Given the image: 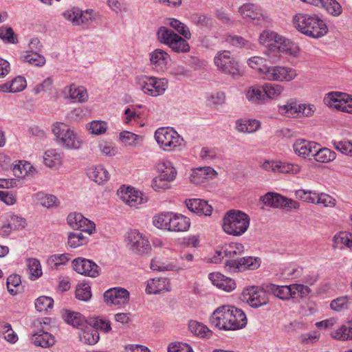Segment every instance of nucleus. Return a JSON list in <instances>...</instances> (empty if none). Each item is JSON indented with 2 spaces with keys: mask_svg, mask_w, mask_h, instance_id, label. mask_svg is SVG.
<instances>
[{
  "mask_svg": "<svg viewBox=\"0 0 352 352\" xmlns=\"http://www.w3.org/2000/svg\"><path fill=\"white\" fill-rule=\"evenodd\" d=\"M294 27L301 33L312 38H320L328 32L324 21L316 14L300 13L294 16Z\"/></svg>",
  "mask_w": 352,
  "mask_h": 352,
  "instance_id": "obj_1",
  "label": "nucleus"
},
{
  "mask_svg": "<svg viewBox=\"0 0 352 352\" xmlns=\"http://www.w3.org/2000/svg\"><path fill=\"white\" fill-rule=\"evenodd\" d=\"M250 222V219L247 214L240 210H231L223 218L222 228L226 234L239 236L247 231Z\"/></svg>",
  "mask_w": 352,
  "mask_h": 352,
  "instance_id": "obj_2",
  "label": "nucleus"
},
{
  "mask_svg": "<svg viewBox=\"0 0 352 352\" xmlns=\"http://www.w3.org/2000/svg\"><path fill=\"white\" fill-rule=\"evenodd\" d=\"M155 139L165 151H181L184 147V139L173 128H160L155 132Z\"/></svg>",
  "mask_w": 352,
  "mask_h": 352,
  "instance_id": "obj_3",
  "label": "nucleus"
},
{
  "mask_svg": "<svg viewBox=\"0 0 352 352\" xmlns=\"http://www.w3.org/2000/svg\"><path fill=\"white\" fill-rule=\"evenodd\" d=\"M52 132L56 142L67 149H79L82 140L72 130L69 126L62 122H57L52 126Z\"/></svg>",
  "mask_w": 352,
  "mask_h": 352,
  "instance_id": "obj_4",
  "label": "nucleus"
},
{
  "mask_svg": "<svg viewBox=\"0 0 352 352\" xmlns=\"http://www.w3.org/2000/svg\"><path fill=\"white\" fill-rule=\"evenodd\" d=\"M266 289L268 292L283 300L290 298H302L307 296L310 292L309 287L302 284H292L290 285L270 284L267 285Z\"/></svg>",
  "mask_w": 352,
  "mask_h": 352,
  "instance_id": "obj_5",
  "label": "nucleus"
},
{
  "mask_svg": "<svg viewBox=\"0 0 352 352\" xmlns=\"http://www.w3.org/2000/svg\"><path fill=\"white\" fill-rule=\"evenodd\" d=\"M157 37L160 42L168 45L176 53H186L190 51V45L186 38L180 36L172 30L162 26L157 30Z\"/></svg>",
  "mask_w": 352,
  "mask_h": 352,
  "instance_id": "obj_6",
  "label": "nucleus"
},
{
  "mask_svg": "<svg viewBox=\"0 0 352 352\" xmlns=\"http://www.w3.org/2000/svg\"><path fill=\"white\" fill-rule=\"evenodd\" d=\"M141 89L151 96L162 95L168 87V80L164 78L142 76L138 82Z\"/></svg>",
  "mask_w": 352,
  "mask_h": 352,
  "instance_id": "obj_7",
  "label": "nucleus"
},
{
  "mask_svg": "<svg viewBox=\"0 0 352 352\" xmlns=\"http://www.w3.org/2000/svg\"><path fill=\"white\" fill-rule=\"evenodd\" d=\"M240 299L253 308L262 307L268 302L266 292L256 286L244 289L240 296Z\"/></svg>",
  "mask_w": 352,
  "mask_h": 352,
  "instance_id": "obj_8",
  "label": "nucleus"
},
{
  "mask_svg": "<svg viewBox=\"0 0 352 352\" xmlns=\"http://www.w3.org/2000/svg\"><path fill=\"white\" fill-rule=\"evenodd\" d=\"M263 78L267 80L291 81L297 76L294 69L282 66L263 67Z\"/></svg>",
  "mask_w": 352,
  "mask_h": 352,
  "instance_id": "obj_9",
  "label": "nucleus"
},
{
  "mask_svg": "<svg viewBox=\"0 0 352 352\" xmlns=\"http://www.w3.org/2000/svg\"><path fill=\"white\" fill-rule=\"evenodd\" d=\"M324 103L343 112L352 113V98L342 92H330L324 98Z\"/></svg>",
  "mask_w": 352,
  "mask_h": 352,
  "instance_id": "obj_10",
  "label": "nucleus"
},
{
  "mask_svg": "<svg viewBox=\"0 0 352 352\" xmlns=\"http://www.w3.org/2000/svg\"><path fill=\"white\" fill-rule=\"evenodd\" d=\"M214 63L225 74L234 76L239 73L238 63L231 56L230 51L219 52L214 58Z\"/></svg>",
  "mask_w": 352,
  "mask_h": 352,
  "instance_id": "obj_11",
  "label": "nucleus"
},
{
  "mask_svg": "<svg viewBox=\"0 0 352 352\" xmlns=\"http://www.w3.org/2000/svg\"><path fill=\"white\" fill-rule=\"evenodd\" d=\"M129 248L139 255L149 252L151 249L148 240L136 230H130L127 235Z\"/></svg>",
  "mask_w": 352,
  "mask_h": 352,
  "instance_id": "obj_12",
  "label": "nucleus"
},
{
  "mask_svg": "<svg viewBox=\"0 0 352 352\" xmlns=\"http://www.w3.org/2000/svg\"><path fill=\"white\" fill-rule=\"evenodd\" d=\"M129 292L120 287H111L103 294V300L108 305L122 306L129 301Z\"/></svg>",
  "mask_w": 352,
  "mask_h": 352,
  "instance_id": "obj_13",
  "label": "nucleus"
},
{
  "mask_svg": "<svg viewBox=\"0 0 352 352\" xmlns=\"http://www.w3.org/2000/svg\"><path fill=\"white\" fill-rule=\"evenodd\" d=\"M72 267L78 274L90 277L100 274V267L89 259L78 257L72 261Z\"/></svg>",
  "mask_w": 352,
  "mask_h": 352,
  "instance_id": "obj_14",
  "label": "nucleus"
},
{
  "mask_svg": "<svg viewBox=\"0 0 352 352\" xmlns=\"http://www.w3.org/2000/svg\"><path fill=\"white\" fill-rule=\"evenodd\" d=\"M118 194L120 199L130 206H136L146 202L148 200L147 197L142 192L131 186L120 188Z\"/></svg>",
  "mask_w": 352,
  "mask_h": 352,
  "instance_id": "obj_15",
  "label": "nucleus"
},
{
  "mask_svg": "<svg viewBox=\"0 0 352 352\" xmlns=\"http://www.w3.org/2000/svg\"><path fill=\"white\" fill-rule=\"evenodd\" d=\"M230 310V305H223L218 307L210 318V323L219 329L228 331L227 327L229 326L230 318H231Z\"/></svg>",
  "mask_w": 352,
  "mask_h": 352,
  "instance_id": "obj_16",
  "label": "nucleus"
},
{
  "mask_svg": "<svg viewBox=\"0 0 352 352\" xmlns=\"http://www.w3.org/2000/svg\"><path fill=\"white\" fill-rule=\"evenodd\" d=\"M262 168L267 171H272L274 173L296 174L300 171V168L298 165L280 161L267 160L262 164Z\"/></svg>",
  "mask_w": 352,
  "mask_h": 352,
  "instance_id": "obj_17",
  "label": "nucleus"
},
{
  "mask_svg": "<svg viewBox=\"0 0 352 352\" xmlns=\"http://www.w3.org/2000/svg\"><path fill=\"white\" fill-rule=\"evenodd\" d=\"M230 316L228 331L241 329L246 326L247 317L243 310L230 305Z\"/></svg>",
  "mask_w": 352,
  "mask_h": 352,
  "instance_id": "obj_18",
  "label": "nucleus"
},
{
  "mask_svg": "<svg viewBox=\"0 0 352 352\" xmlns=\"http://www.w3.org/2000/svg\"><path fill=\"white\" fill-rule=\"evenodd\" d=\"M188 209L197 214L210 216L212 214V207L204 199H190L186 201Z\"/></svg>",
  "mask_w": 352,
  "mask_h": 352,
  "instance_id": "obj_19",
  "label": "nucleus"
},
{
  "mask_svg": "<svg viewBox=\"0 0 352 352\" xmlns=\"http://www.w3.org/2000/svg\"><path fill=\"white\" fill-rule=\"evenodd\" d=\"M318 144L315 142H309L305 140H297L293 144V148L296 155L306 157L312 156L316 151Z\"/></svg>",
  "mask_w": 352,
  "mask_h": 352,
  "instance_id": "obj_20",
  "label": "nucleus"
},
{
  "mask_svg": "<svg viewBox=\"0 0 352 352\" xmlns=\"http://www.w3.org/2000/svg\"><path fill=\"white\" fill-rule=\"evenodd\" d=\"M208 277L214 285L226 292H230L236 287V284L233 279L221 273H210Z\"/></svg>",
  "mask_w": 352,
  "mask_h": 352,
  "instance_id": "obj_21",
  "label": "nucleus"
},
{
  "mask_svg": "<svg viewBox=\"0 0 352 352\" xmlns=\"http://www.w3.org/2000/svg\"><path fill=\"white\" fill-rule=\"evenodd\" d=\"M169 231L184 232L188 230L190 226V219L182 214L171 212V217L169 218Z\"/></svg>",
  "mask_w": 352,
  "mask_h": 352,
  "instance_id": "obj_22",
  "label": "nucleus"
},
{
  "mask_svg": "<svg viewBox=\"0 0 352 352\" xmlns=\"http://www.w3.org/2000/svg\"><path fill=\"white\" fill-rule=\"evenodd\" d=\"M170 283L167 278H155L148 280L146 292L148 294H157L169 290Z\"/></svg>",
  "mask_w": 352,
  "mask_h": 352,
  "instance_id": "obj_23",
  "label": "nucleus"
},
{
  "mask_svg": "<svg viewBox=\"0 0 352 352\" xmlns=\"http://www.w3.org/2000/svg\"><path fill=\"white\" fill-rule=\"evenodd\" d=\"M31 342L36 346L47 348L54 345L55 340L52 334L43 330H39L32 335Z\"/></svg>",
  "mask_w": 352,
  "mask_h": 352,
  "instance_id": "obj_24",
  "label": "nucleus"
},
{
  "mask_svg": "<svg viewBox=\"0 0 352 352\" xmlns=\"http://www.w3.org/2000/svg\"><path fill=\"white\" fill-rule=\"evenodd\" d=\"M216 175L217 172L210 166L199 167L192 170L190 180L192 183L199 184L212 179Z\"/></svg>",
  "mask_w": 352,
  "mask_h": 352,
  "instance_id": "obj_25",
  "label": "nucleus"
},
{
  "mask_svg": "<svg viewBox=\"0 0 352 352\" xmlns=\"http://www.w3.org/2000/svg\"><path fill=\"white\" fill-rule=\"evenodd\" d=\"M280 40V35L270 30L263 31L259 36V43L273 52L276 51V46Z\"/></svg>",
  "mask_w": 352,
  "mask_h": 352,
  "instance_id": "obj_26",
  "label": "nucleus"
},
{
  "mask_svg": "<svg viewBox=\"0 0 352 352\" xmlns=\"http://www.w3.org/2000/svg\"><path fill=\"white\" fill-rule=\"evenodd\" d=\"M89 179L96 183L100 184L107 181L109 178L108 171L102 166H92L87 170Z\"/></svg>",
  "mask_w": 352,
  "mask_h": 352,
  "instance_id": "obj_27",
  "label": "nucleus"
},
{
  "mask_svg": "<svg viewBox=\"0 0 352 352\" xmlns=\"http://www.w3.org/2000/svg\"><path fill=\"white\" fill-rule=\"evenodd\" d=\"M239 12L244 19L255 20L262 16L261 9L258 6L253 3H245L241 6Z\"/></svg>",
  "mask_w": 352,
  "mask_h": 352,
  "instance_id": "obj_28",
  "label": "nucleus"
},
{
  "mask_svg": "<svg viewBox=\"0 0 352 352\" xmlns=\"http://www.w3.org/2000/svg\"><path fill=\"white\" fill-rule=\"evenodd\" d=\"M245 96L246 98L252 103L263 104L265 102L263 85L250 87L246 91Z\"/></svg>",
  "mask_w": 352,
  "mask_h": 352,
  "instance_id": "obj_29",
  "label": "nucleus"
},
{
  "mask_svg": "<svg viewBox=\"0 0 352 352\" xmlns=\"http://www.w3.org/2000/svg\"><path fill=\"white\" fill-rule=\"evenodd\" d=\"M160 174L159 177L164 181L169 184L173 182L177 175L176 169L173 167V164L170 161H165L162 162L159 167Z\"/></svg>",
  "mask_w": 352,
  "mask_h": 352,
  "instance_id": "obj_30",
  "label": "nucleus"
},
{
  "mask_svg": "<svg viewBox=\"0 0 352 352\" xmlns=\"http://www.w3.org/2000/svg\"><path fill=\"white\" fill-rule=\"evenodd\" d=\"M62 315L64 320L74 327L80 328L86 321L85 318L79 312L66 309Z\"/></svg>",
  "mask_w": 352,
  "mask_h": 352,
  "instance_id": "obj_31",
  "label": "nucleus"
},
{
  "mask_svg": "<svg viewBox=\"0 0 352 352\" xmlns=\"http://www.w3.org/2000/svg\"><path fill=\"white\" fill-rule=\"evenodd\" d=\"M313 157L315 160L322 163H328L334 160L336 157V153L327 148H321L318 144L316 151L314 153Z\"/></svg>",
  "mask_w": 352,
  "mask_h": 352,
  "instance_id": "obj_32",
  "label": "nucleus"
},
{
  "mask_svg": "<svg viewBox=\"0 0 352 352\" xmlns=\"http://www.w3.org/2000/svg\"><path fill=\"white\" fill-rule=\"evenodd\" d=\"M8 292L12 296L23 292V286L21 284V276L18 274H12L7 278Z\"/></svg>",
  "mask_w": 352,
  "mask_h": 352,
  "instance_id": "obj_33",
  "label": "nucleus"
},
{
  "mask_svg": "<svg viewBox=\"0 0 352 352\" xmlns=\"http://www.w3.org/2000/svg\"><path fill=\"white\" fill-rule=\"evenodd\" d=\"M318 6L333 16H340L342 12V6L336 0H319Z\"/></svg>",
  "mask_w": 352,
  "mask_h": 352,
  "instance_id": "obj_34",
  "label": "nucleus"
},
{
  "mask_svg": "<svg viewBox=\"0 0 352 352\" xmlns=\"http://www.w3.org/2000/svg\"><path fill=\"white\" fill-rule=\"evenodd\" d=\"M189 330L200 338H210L212 332L206 325L195 320H190L188 324Z\"/></svg>",
  "mask_w": 352,
  "mask_h": 352,
  "instance_id": "obj_35",
  "label": "nucleus"
},
{
  "mask_svg": "<svg viewBox=\"0 0 352 352\" xmlns=\"http://www.w3.org/2000/svg\"><path fill=\"white\" fill-rule=\"evenodd\" d=\"M263 201L266 206L273 208H283L285 197L276 192H267L263 197Z\"/></svg>",
  "mask_w": 352,
  "mask_h": 352,
  "instance_id": "obj_36",
  "label": "nucleus"
},
{
  "mask_svg": "<svg viewBox=\"0 0 352 352\" xmlns=\"http://www.w3.org/2000/svg\"><path fill=\"white\" fill-rule=\"evenodd\" d=\"M276 51L295 56L298 52V48L294 43L281 36V40L278 41L276 46Z\"/></svg>",
  "mask_w": 352,
  "mask_h": 352,
  "instance_id": "obj_37",
  "label": "nucleus"
},
{
  "mask_svg": "<svg viewBox=\"0 0 352 352\" xmlns=\"http://www.w3.org/2000/svg\"><path fill=\"white\" fill-rule=\"evenodd\" d=\"M166 24L173 28L184 37V38L190 39L191 38V33L189 28L180 21L174 18H169L166 19Z\"/></svg>",
  "mask_w": 352,
  "mask_h": 352,
  "instance_id": "obj_38",
  "label": "nucleus"
},
{
  "mask_svg": "<svg viewBox=\"0 0 352 352\" xmlns=\"http://www.w3.org/2000/svg\"><path fill=\"white\" fill-rule=\"evenodd\" d=\"M352 298L348 296L338 297L331 302V309L336 311H343L351 308Z\"/></svg>",
  "mask_w": 352,
  "mask_h": 352,
  "instance_id": "obj_39",
  "label": "nucleus"
},
{
  "mask_svg": "<svg viewBox=\"0 0 352 352\" xmlns=\"http://www.w3.org/2000/svg\"><path fill=\"white\" fill-rule=\"evenodd\" d=\"M100 339L98 331L91 325L87 327L80 336V340L85 344L93 345L96 344Z\"/></svg>",
  "mask_w": 352,
  "mask_h": 352,
  "instance_id": "obj_40",
  "label": "nucleus"
},
{
  "mask_svg": "<svg viewBox=\"0 0 352 352\" xmlns=\"http://www.w3.org/2000/svg\"><path fill=\"white\" fill-rule=\"evenodd\" d=\"M331 336L340 340H347L352 339V326L349 323L342 325L337 330L331 333Z\"/></svg>",
  "mask_w": 352,
  "mask_h": 352,
  "instance_id": "obj_41",
  "label": "nucleus"
},
{
  "mask_svg": "<svg viewBox=\"0 0 352 352\" xmlns=\"http://www.w3.org/2000/svg\"><path fill=\"white\" fill-rule=\"evenodd\" d=\"M235 251L236 250H234V248H232L230 245L222 247L221 249L216 250L215 254L212 258V261L216 263H219L224 257H228L230 259H232L234 256H236Z\"/></svg>",
  "mask_w": 352,
  "mask_h": 352,
  "instance_id": "obj_42",
  "label": "nucleus"
},
{
  "mask_svg": "<svg viewBox=\"0 0 352 352\" xmlns=\"http://www.w3.org/2000/svg\"><path fill=\"white\" fill-rule=\"evenodd\" d=\"M69 96L71 99L80 102L86 101L88 98L87 90L83 87H76L72 85L69 87Z\"/></svg>",
  "mask_w": 352,
  "mask_h": 352,
  "instance_id": "obj_43",
  "label": "nucleus"
},
{
  "mask_svg": "<svg viewBox=\"0 0 352 352\" xmlns=\"http://www.w3.org/2000/svg\"><path fill=\"white\" fill-rule=\"evenodd\" d=\"M298 106L296 100L291 99L285 104L278 106V112L287 116H294L298 114Z\"/></svg>",
  "mask_w": 352,
  "mask_h": 352,
  "instance_id": "obj_44",
  "label": "nucleus"
},
{
  "mask_svg": "<svg viewBox=\"0 0 352 352\" xmlns=\"http://www.w3.org/2000/svg\"><path fill=\"white\" fill-rule=\"evenodd\" d=\"M169 55L161 49H157L151 54V63L153 65L162 66L166 64Z\"/></svg>",
  "mask_w": 352,
  "mask_h": 352,
  "instance_id": "obj_45",
  "label": "nucleus"
},
{
  "mask_svg": "<svg viewBox=\"0 0 352 352\" xmlns=\"http://www.w3.org/2000/svg\"><path fill=\"white\" fill-rule=\"evenodd\" d=\"M76 298L85 302L89 301L91 298V287L88 283L78 285L76 292Z\"/></svg>",
  "mask_w": 352,
  "mask_h": 352,
  "instance_id": "obj_46",
  "label": "nucleus"
},
{
  "mask_svg": "<svg viewBox=\"0 0 352 352\" xmlns=\"http://www.w3.org/2000/svg\"><path fill=\"white\" fill-rule=\"evenodd\" d=\"M87 238L81 232H69L68 234V245L72 248H76L86 244Z\"/></svg>",
  "mask_w": 352,
  "mask_h": 352,
  "instance_id": "obj_47",
  "label": "nucleus"
},
{
  "mask_svg": "<svg viewBox=\"0 0 352 352\" xmlns=\"http://www.w3.org/2000/svg\"><path fill=\"white\" fill-rule=\"evenodd\" d=\"M69 260L68 254H54L47 260L48 266L52 269H57L60 265H65Z\"/></svg>",
  "mask_w": 352,
  "mask_h": 352,
  "instance_id": "obj_48",
  "label": "nucleus"
},
{
  "mask_svg": "<svg viewBox=\"0 0 352 352\" xmlns=\"http://www.w3.org/2000/svg\"><path fill=\"white\" fill-rule=\"evenodd\" d=\"M60 155L54 149H50L45 151L43 161L45 164L50 168L55 167L59 164Z\"/></svg>",
  "mask_w": 352,
  "mask_h": 352,
  "instance_id": "obj_49",
  "label": "nucleus"
},
{
  "mask_svg": "<svg viewBox=\"0 0 352 352\" xmlns=\"http://www.w3.org/2000/svg\"><path fill=\"white\" fill-rule=\"evenodd\" d=\"M241 270H255L261 265V258L258 257L245 256L239 258Z\"/></svg>",
  "mask_w": 352,
  "mask_h": 352,
  "instance_id": "obj_50",
  "label": "nucleus"
},
{
  "mask_svg": "<svg viewBox=\"0 0 352 352\" xmlns=\"http://www.w3.org/2000/svg\"><path fill=\"white\" fill-rule=\"evenodd\" d=\"M21 58L23 61L38 67H41L45 63V57L37 52L27 53Z\"/></svg>",
  "mask_w": 352,
  "mask_h": 352,
  "instance_id": "obj_51",
  "label": "nucleus"
},
{
  "mask_svg": "<svg viewBox=\"0 0 352 352\" xmlns=\"http://www.w3.org/2000/svg\"><path fill=\"white\" fill-rule=\"evenodd\" d=\"M53 305V298L45 296H40L35 300V308L39 312L47 311L49 309H52Z\"/></svg>",
  "mask_w": 352,
  "mask_h": 352,
  "instance_id": "obj_52",
  "label": "nucleus"
},
{
  "mask_svg": "<svg viewBox=\"0 0 352 352\" xmlns=\"http://www.w3.org/2000/svg\"><path fill=\"white\" fill-rule=\"evenodd\" d=\"M263 89L266 100L278 96L282 93L283 88L280 85L266 83L263 85Z\"/></svg>",
  "mask_w": 352,
  "mask_h": 352,
  "instance_id": "obj_53",
  "label": "nucleus"
},
{
  "mask_svg": "<svg viewBox=\"0 0 352 352\" xmlns=\"http://www.w3.org/2000/svg\"><path fill=\"white\" fill-rule=\"evenodd\" d=\"M33 166L29 162L22 163L19 162V164H15L12 168L14 175L17 177H23L28 175V173L32 171Z\"/></svg>",
  "mask_w": 352,
  "mask_h": 352,
  "instance_id": "obj_54",
  "label": "nucleus"
},
{
  "mask_svg": "<svg viewBox=\"0 0 352 352\" xmlns=\"http://www.w3.org/2000/svg\"><path fill=\"white\" fill-rule=\"evenodd\" d=\"M248 63L252 68L256 69L259 72L260 75L263 78V67H269L266 64V60L260 56H253L248 59Z\"/></svg>",
  "mask_w": 352,
  "mask_h": 352,
  "instance_id": "obj_55",
  "label": "nucleus"
},
{
  "mask_svg": "<svg viewBox=\"0 0 352 352\" xmlns=\"http://www.w3.org/2000/svg\"><path fill=\"white\" fill-rule=\"evenodd\" d=\"M171 217V212L162 213L153 219V225L160 229H165L169 230L170 221L169 218Z\"/></svg>",
  "mask_w": 352,
  "mask_h": 352,
  "instance_id": "obj_56",
  "label": "nucleus"
},
{
  "mask_svg": "<svg viewBox=\"0 0 352 352\" xmlns=\"http://www.w3.org/2000/svg\"><path fill=\"white\" fill-rule=\"evenodd\" d=\"M151 268L157 271H178L179 267L173 263H164L156 259H153L151 262Z\"/></svg>",
  "mask_w": 352,
  "mask_h": 352,
  "instance_id": "obj_57",
  "label": "nucleus"
},
{
  "mask_svg": "<svg viewBox=\"0 0 352 352\" xmlns=\"http://www.w3.org/2000/svg\"><path fill=\"white\" fill-rule=\"evenodd\" d=\"M0 38L8 43H16L17 39L14 31L10 27L0 28Z\"/></svg>",
  "mask_w": 352,
  "mask_h": 352,
  "instance_id": "obj_58",
  "label": "nucleus"
},
{
  "mask_svg": "<svg viewBox=\"0 0 352 352\" xmlns=\"http://www.w3.org/2000/svg\"><path fill=\"white\" fill-rule=\"evenodd\" d=\"M333 147L342 154L352 156V142L351 141H332Z\"/></svg>",
  "mask_w": 352,
  "mask_h": 352,
  "instance_id": "obj_59",
  "label": "nucleus"
},
{
  "mask_svg": "<svg viewBox=\"0 0 352 352\" xmlns=\"http://www.w3.org/2000/svg\"><path fill=\"white\" fill-rule=\"evenodd\" d=\"M7 221L10 224L13 230H21L26 226V221L24 218L14 214H10L8 216Z\"/></svg>",
  "mask_w": 352,
  "mask_h": 352,
  "instance_id": "obj_60",
  "label": "nucleus"
},
{
  "mask_svg": "<svg viewBox=\"0 0 352 352\" xmlns=\"http://www.w3.org/2000/svg\"><path fill=\"white\" fill-rule=\"evenodd\" d=\"M351 220L352 221V215L351 216ZM333 239L336 243L344 244L348 248L352 249V233L341 232L335 235Z\"/></svg>",
  "mask_w": 352,
  "mask_h": 352,
  "instance_id": "obj_61",
  "label": "nucleus"
},
{
  "mask_svg": "<svg viewBox=\"0 0 352 352\" xmlns=\"http://www.w3.org/2000/svg\"><path fill=\"white\" fill-rule=\"evenodd\" d=\"M11 92L16 93L23 91L27 86L26 80L24 77L19 76L10 82Z\"/></svg>",
  "mask_w": 352,
  "mask_h": 352,
  "instance_id": "obj_62",
  "label": "nucleus"
},
{
  "mask_svg": "<svg viewBox=\"0 0 352 352\" xmlns=\"http://www.w3.org/2000/svg\"><path fill=\"white\" fill-rule=\"evenodd\" d=\"M76 230L91 234L95 230V223L82 216V219H80V223L78 224V228Z\"/></svg>",
  "mask_w": 352,
  "mask_h": 352,
  "instance_id": "obj_63",
  "label": "nucleus"
},
{
  "mask_svg": "<svg viewBox=\"0 0 352 352\" xmlns=\"http://www.w3.org/2000/svg\"><path fill=\"white\" fill-rule=\"evenodd\" d=\"M191 351L192 349L189 344L182 342L172 343L168 347V352H190Z\"/></svg>",
  "mask_w": 352,
  "mask_h": 352,
  "instance_id": "obj_64",
  "label": "nucleus"
}]
</instances>
